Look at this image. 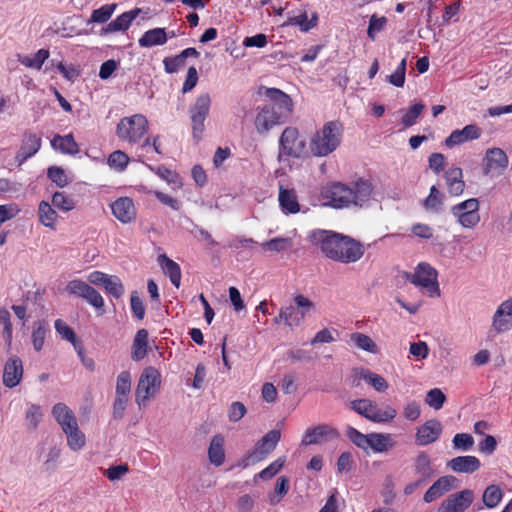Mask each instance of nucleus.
<instances>
[{
	"instance_id": "nucleus-2",
	"label": "nucleus",
	"mask_w": 512,
	"mask_h": 512,
	"mask_svg": "<svg viewBox=\"0 0 512 512\" xmlns=\"http://www.w3.org/2000/svg\"><path fill=\"white\" fill-rule=\"evenodd\" d=\"M319 132L315 131L310 139V145H306V141L299 134L295 127H286L281 134L279 140L280 153L279 160L282 155L291 156L294 158H304L310 155H320Z\"/></svg>"
},
{
	"instance_id": "nucleus-5",
	"label": "nucleus",
	"mask_w": 512,
	"mask_h": 512,
	"mask_svg": "<svg viewBox=\"0 0 512 512\" xmlns=\"http://www.w3.org/2000/svg\"><path fill=\"white\" fill-rule=\"evenodd\" d=\"M161 374L155 367L145 368L138 380L135 401L139 407L145 406L160 390Z\"/></svg>"
},
{
	"instance_id": "nucleus-36",
	"label": "nucleus",
	"mask_w": 512,
	"mask_h": 512,
	"mask_svg": "<svg viewBox=\"0 0 512 512\" xmlns=\"http://www.w3.org/2000/svg\"><path fill=\"white\" fill-rule=\"evenodd\" d=\"M367 449L371 448L373 451L381 453L393 447L394 443L389 434L371 433L368 434Z\"/></svg>"
},
{
	"instance_id": "nucleus-58",
	"label": "nucleus",
	"mask_w": 512,
	"mask_h": 512,
	"mask_svg": "<svg viewBox=\"0 0 512 512\" xmlns=\"http://www.w3.org/2000/svg\"><path fill=\"white\" fill-rule=\"evenodd\" d=\"M387 23V18L384 16L378 17L376 14L372 15L367 29V35L371 40H374L376 34L382 31Z\"/></svg>"
},
{
	"instance_id": "nucleus-34",
	"label": "nucleus",
	"mask_w": 512,
	"mask_h": 512,
	"mask_svg": "<svg viewBox=\"0 0 512 512\" xmlns=\"http://www.w3.org/2000/svg\"><path fill=\"white\" fill-rule=\"evenodd\" d=\"M58 214L47 201H41L38 205L39 222L52 230L56 229Z\"/></svg>"
},
{
	"instance_id": "nucleus-53",
	"label": "nucleus",
	"mask_w": 512,
	"mask_h": 512,
	"mask_svg": "<svg viewBox=\"0 0 512 512\" xmlns=\"http://www.w3.org/2000/svg\"><path fill=\"white\" fill-rule=\"evenodd\" d=\"M445 400L446 396L439 388L429 390L425 397V403L435 410L441 409Z\"/></svg>"
},
{
	"instance_id": "nucleus-32",
	"label": "nucleus",
	"mask_w": 512,
	"mask_h": 512,
	"mask_svg": "<svg viewBox=\"0 0 512 512\" xmlns=\"http://www.w3.org/2000/svg\"><path fill=\"white\" fill-rule=\"evenodd\" d=\"M158 263L161 266L163 272L170 278L171 283L179 288L181 281V269L180 266L165 254L158 257Z\"/></svg>"
},
{
	"instance_id": "nucleus-47",
	"label": "nucleus",
	"mask_w": 512,
	"mask_h": 512,
	"mask_svg": "<svg viewBox=\"0 0 512 512\" xmlns=\"http://www.w3.org/2000/svg\"><path fill=\"white\" fill-rule=\"evenodd\" d=\"M443 204V195L436 188V186H432L430 188L429 195L424 199L423 205L426 210L438 212Z\"/></svg>"
},
{
	"instance_id": "nucleus-16",
	"label": "nucleus",
	"mask_w": 512,
	"mask_h": 512,
	"mask_svg": "<svg viewBox=\"0 0 512 512\" xmlns=\"http://www.w3.org/2000/svg\"><path fill=\"white\" fill-rule=\"evenodd\" d=\"M443 427L440 421L436 419L427 420L424 424L417 428L415 434V441L418 446H427L436 442L441 433Z\"/></svg>"
},
{
	"instance_id": "nucleus-14",
	"label": "nucleus",
	"mask_w": 512,
	"mask_h": 512,
	"mask_svg": "<svg viewBox=\"0 0 512 512\" xmlns=\"http://www.w3.org/2000/svg\"><path fill=\"white\" fill-rule=\"evenodd\" d=\"M342 125L337 121L326 123L322 127V156L334 152L342 141Z\"/></svg>"
},
{
	"instance_id": "nucleus-7",
	"label": "nucleus",
	"mask_w": 512,
	"mask_h": 512,
	"mask_svg": "<svg viewBox=\"0 0 512 512\" xmlns=\"http://www.w3.org/2000/svg\"><path fill=\"white\" fill-rule=\"evenodd\" d=\"M211 96L208 92L199 94L189 108V116L194 138H201L205 130V121L210 113Z\"/></svg>"
},
{
	"instance_id": "nucleus-9",
	"label": "nucleus",
	"mask_w": 512,
	"mask_h": 512,
	"mask_svg": "<svg viewBox=\"0 0 512 512\" xmlns=\"http://www.w3.org/2000/svg\"><path fill=\"white\" fill-rule=\"evenodd\" d=\"M294 302L295 305L284 306L280 309V318H284V323L291 328L299 326L314 309L312 302L302 295H297Z\"/></svg>"
},
{
	"instance_id": "nucleus-19",
	"label": "nucleus",
	"mask_w": 512,
	"mask_h": 512,
	"mask_svg": "<svg viewBox=\"0 0 512 512\" xmlns=\"http://www.w3.org/2000/svg\"><path fill=\"white\" fill-rule=\"evenodd\" d=\"M482 135V129L475 124L466 125L462 129H456L445 139V145L448 148L464 144L469 141L479 139Z\"/></svg>"
},
{
	"instance_id": "nucleus-20",
	"label": "nucleus",
	"mask_w": 512,
	"mask_h": 512,
	"mask_svg": "<svg viewBox=\"0 0 512 512\" xmlns=\"http://www.w3.org/2000/svg\"><path fill=\"white\" fill-rule=\"evenodd\" d=\"M114 217L123 224L131 223L136 218V208L129 197H120L110 204Z\"/></svg>"
},
{
	"instance_id": "nucleus-17",
	"label": "nucleus",
	"mask_w": 512,
	"mask_h": 512,
	"mask_svg": "<svg viewBox=\"0 0 512 512\" xmlns=\"http://www.w3.org/2000/svg\"><path fill=\"white\" fill-rule=\"evenodd\" d=\"M281 121V114H277L275 107L266 105L258 110L254 124L257 132L264 135Z\"/></svg>"
},
{
	"instance_id": "nucleus-50",
	"label": "nucleus",
	"mask_w": 512,
	"mask_h": 512,
	"mask_svg": "<svg viewBox=\"0 0 512 512\" xmlns=\"http://www.w3.org/2000/svg\"><path fill=\"white\" fill-rule=\"evenodd\" d=\"M131 391V375L128 371H122L117 376L115 393L117 396L129 397Z\"/></svg>"
},
{
	"instance_id": "nucleus-60",
	"label": "nucleus",
	"mask_w": 512,
	"mask_h": 512,
	"mask_svg": "<svg viewBox=\"0 0 512 512\" xmlns=\"http://www.w3.org/2000/svg\"><path fill=\"white\" fill-rule=\"evenodd\" d=\"M90 288V285L79 279L71 280L66 286V290L69 294L76 295L81 298L85 296Z\"/></svg>"
},
{
	"instance_id": "nucleus-55",
	"label": "nucleus",
	"mask_w": 512,
	"mask_h": 512,
	"mask_svg": "<svg viewBox=\"0 0 512 512\" xmlns=\"http://www.w3.org/2000/svg\"><path fill=\"white\" fill-rule=\"evenodd\" d=\"M406 58H403L395 71L387 76V81L395 87H403L406 77Z\"/></svg>"
},
{
	"instance_id": "nucleus-46",
	"label": "nucleus",
	"mask_w": 512,
	"mask_h": 512,
	"mask_svg": "<svg viewBox=\"0 0 512 512\" xmlns=\"http://www.w3.org/2000/svg\"><path fill=\"white\" fill-rule=\"evenodd\" d=\"M503 497L502 490L497 485H489L483 493V503L487 508L496 507Z\"/></svg>"
},
{
	"instance_id": "nucleus-48",
	"label": "nucleus",
	"mask_w": 512,
	"mask_h": 512,
	"mask_svg": "<svg viewBox=\"0 0 512 512\" xmlns=\"http://www.w3.org/2000/svg\"><path fill=\"white\" fill-rule=\"evenodd\" d=\"M285 457H279L275 461H273L271 464H269L265 469H263L261 472H259L257 475H255L254 480L256 481L257 478H260L262 480H269L273 478L284 466L285 464Z\"/></svg>"
},
{
	"instance_id": "nucleus-64",
	"label": "nucleus",
	"mask_w": 512,
	"mask_h": 512,
	"mask_svg": "<svg viewBox=\"0 0 512 512\" xmlns=\"http://www.w3.org/2000/svg\"><path fill=\"white\" fill-rule=\"evenodd\" d=\"M403 417L408 421H416L421 414L420 404L414 400L409 401L403 407Z\"/></svg>"
},
{
	"instance_id": "nucleus-54",
	"label": "nucleus",
	"mask_w": 512,
	"mask_h": 512,
	"mask_svg": "<svg viewBox=\"0 0 512 512\" xmlns=\"http://www.w3.org/2000/svg\"><path fill=\"white\" fill-rule=\"evenodd\" d=\"M55 329L57 333L65 340L71 342L75 349L79 346L76 334L71 327H69L63 320L57 319L55 321Z\"/></svg>"
},
{
	"instance_id": "nucleus-25",
	"label": "nucleus",
	"mask_w": 512,
	"mask_h": 512,
	"mask_svg": "<svg viewBox=\"0 0 512 512\" xmlns=\"http://www.w3.org/2000/svg\"><path fill=\"white\" fill-rule=\"evenodd\" d=\"M52 416L61 427L62 432L73 428L78 425V420L72 411L65 403H57L52 408Z\"/></svg>"
},
{
	"instance_id": "nucleus-21",
	"label": "nucleus",
	"mask_w": 512,
	"mask_h": 512,
	"mask_svg": "<svg viewBox=\"0 0 512 512\" xmlns=\"http://www.w3.org/2000/svg\"><path fill=\"white\" fill-rule=\"evenodd\" d=\"M350 187L351 191V205L363 207L371 199L373 193L372 183L363 178H359L352 183Z\"/></svg>"
},
{
	"instance_id": "nucleus-38",
	"label": "nucleus",
	"mask_w": 512,
	"mask_h": 512,
	"mask_svg": "<svg viewBox=\"0 0 512 512\" xmlns=\"http://www.w3.org/2000/svg\"><path fill=\"white\" fill-rule=\"evenodd\" d=\"M51 145L54 149H57L65 154L73 155L78 152V145L71 134L65 136H55L51 141Z\"/></svg>"
},
{
	"instance_id": "nucleus-33",
	"label": "nucleus",
	"mask_w": 512,
	"mask_h": 512,
	"mask_svg": "<svg viewBox=\"0 0 512 512\" xmlns=\"http://www.w3.org/2000/svg\"><path fill=\"white\" fill-rule=\"evenodd\" d=\"M50 53L47 49H40L33 55L18 54V62L28 68L40 70L44 62L49 58Z\"/></svg>"
},
{
	"instance_id": "nucleus-31",
	"label": "nucleus",
	"mask_w": 512,
	"mask_h": 512,
	"mask_svg": "<svg viewBox=\"0 0 512 512\" xmlns=\"http://www.w3.org/2000/svg\"><path fill=\"white\" fill-rule=\"evenodd\" d=\"M168 34L164 28H154L146 31L138 40L139 46L149 48L156 45H164L167 42Z\"/></svg>"
},
{
	"instance_id": "nucleus-39",
	"label": "nucleus",
	"mask_w": 512,
	"mask_h": 512,
	"mask_svg": "<svg viewBox=\"0 0 512 512\" xmlns=\"http://www.w3.org/2000/svg\"><path fill=\"white\" fill-rule=\"evenodd\" d=\"M415 472L421 476L420 479L426 481L434 474L431 466V460L427 453L421 452L417 455L414 461Z\"/></svg>"
},
{
	"instance_id": "nucleus-30",
	"label": "nucleus",
	"mask_w": 512,
	"mask_h": 512,
	"mask_svg": "<svg viewBox=\"0 0 512 512\" xmlns=\"http://www.w3.org/2000/svg\"><path fill=\"white\" fill-rule=\"evenodd\" d=\"M148 353V331L140 329L137 331L131 348L132 360L138 362L145 358Z\"/></svg>"
},
{
	"instance_id": "nucleus-28",
	"label": "nucleus",
	"mask_w": 512,
	"mask_h": 512,
	"mask_svg": "<svg viewBox=\"0 0 512 512\" xmlns=\"http://www.w3.org/2000/svg\"><path fill=\"white\" fill-rule=\"evenodd\" d=\"M447 465L454 472L470 474L477 471L481 464L477 457L467 455L455 457Z\"/></svg>"
},
{
	"instance_id": "nucleus-49",
	"label": "nucleus",
	"mask_w": 512,
	"mask_h": 512,
	"mask_svg": "<svg viewBox=\"0 0 512 512\" xmlns=\"http://www.w3.org/2000/svg\"><path fill=\"white\" fill-rule=\"evenodd\" d=\"M52 205L56 208L68 212L75 208V201L70 196L64 194L63 192H55L52 195Z\"/></svg>"
},
{
	"instance_id": "nucleus-6",
	"label": "nucleus",
	"mask_w": 512,
	"mask_h": 512,
	"mask_svg": "<svg viewBox=\"0 0 512 512\" xmlns=\"http://www.w3.org/2000/svg\"><path fill=\"white\" fill-rule=\"evenodd\" d=\"M438 272L426 262L419 263L412 274L407 275V280L421 289L425 290L431 298L440 296L438 284Z\"/></svg>"
},
{
	"instance_id": "nucleus-51",
	"label": "nucleus",
	"mask_w": 512,
	"mask_h": 512,
	"mask_svg": "<svg viewBox=\"0 0 512 512\" xmlns=\"http://www.w3.org/2000/svg\"><path fill=\"white\" fill-rule=\"evenodd\" d=\"M129 163L128 155L121 151L117 150L111 153L108 157V165L119 172H122L126 169Z\"/></svg>"
},
{
	"instance_id": "nucleus-40",
	"label": "nucleus",
	"mask_w": 512,
	"mask_h": 512,
	"mask_svg": "<svg viewBox=\"0 0 512 512\" xmlns=\"http://www.w3.org/2000/svg\"><path fill=\"white\" fill-rule=\"evenodd\" d=\"M264 251L280 253L290 249L293 246L291 237H275L260 244Z\"/></svg>"
},
{
	"instance_id": "nucleus-43",
	"label": "nucleus",
	"mask_w": 512,
	"mask_h": 512,
	"mask_svg": "<svg viewBox=\"0 0 512 512\" xmlns=\"http://www.w3.org/2000/svg\"><path fill=\"white\" fill-rule=\"evenodd\" d=\"M117 8V4H106L101 6L98 9L93 10L90 19L88 20V24L97 23L104 24L106 23L111 16L114 14Z\"/></svg>"
},
{
	"instance_id": "nucleus-24",
	"label": "nucleus",
	"mask_w": 512,
	"mask_h": 512,
	"mask_svg": "<svg viewBox=\"0 0 512 512\" xmlns=\"http://www.w3.org/2000/svg\"><path fill=\"white\" fill-rule=\"evenodd\" d=\"M41 148V138L31 132L23 135L21 147L16 155V161L22 165L28 158L35 155Z\"/></svg>"
},
{
	"instance_id": "nucleus-62",
	"label": "nucleus",
	"mask_w": 512,
	"mask_h": 512,
	"mask_svg": "<svg viewBox=\"0 0 512 512\" xmlns=\"http://www.w3.org/2000/svg\"><path fill=\"white\" fill-rule=\"evenodd\" d=\"M157 175L165 180L167 183L174 185L176 188H181L182 182L177 173L169 170L164 166H160L156 171Z\"/></svg>"
},
{
	"instance_id": "nucleus-8",
	"label": "nucleus",
	"mask_w": 512,
	"mask_h": 512,
	"mask_svg": "<svg viewBox=\"0 0 512 512\" xmlns=\"http://www.w3.org/2000/svg\"><path fill=\"white\" fill-rule=\"evenodd\" d=\"M480 202L470 198L451 207L450 213L463 228L474 229L480 222Z\"/></svg>"
},
{
	"instance_id": "nucleus-37",
	"label": "nucleus",
	"mask_w": 512,
	"mask_h": 512,
	"mask_svg": "<svg viewBox=\"0 0 512 512\" xmlns=\"http://www.w3.org/2000/svg\"><path fill=\"white\" fill-rule=\"evenodd\" d=\"M66 436L67 446L74 452L82 450L86 445V436L79 425L63 432Z\"/></svg>"
},
{
	"instance_id": "nucleus-42",
	"label": "nucleus",
	"mask_w": 512,
	"mask_h": 512,
	"mask_svg": "<svg viewBox=\"0 0 512 512\" xmlns=\"http://www.w3.org/2000/svg\"><path fill=\"white\" fill-rule=\"evenodd\" d=\"M350 339L357 348L363 351L373 354L378 352L376 343L366 334L355 332L351 334Z\"/></svg>"
},
{
	"instance_id": "nucleus-44",
	"label": "nucleus",
	"mask_w": 512,
	"mask_h": 512,
	"mask_svg": "<svg viewBox=\"0 0 512 512\" xmlns=\"http://www.w3.org/2000/svg\"><path fill=\"white\" fill-rule=\"evenodd\" d=\"M42 408L37 404H28L25 412V423L29 430H35L42 421Z\"/></svg>"
},
{
	"instance_id": "nucleus-11",
	"label": "nucleus",
	"mask_w": 512,
	"mask_h": 512,
	"mask_svg": "<svg viewBox=\"0 0 512 512\" xmlns=\"http://www.w3.org/2000/svg\"><path fill=\"white\" fill-rule=\"evenodd\" d=\"M512 330V296L503 300L496 307L490 324V332L505 334Z\"/></svg>"
},
{
	"instance_id": "nucleus-12",
	"label": "nucleus",
	"mask_w": 512,
	"mask_h": 512,
	"mask_svg": "<svg viewBox=\"0 0 512 512\" xmlns=\"http://www.w3.org/2000/svg\"><path fill=\"white\" fill-rule=\"evenodd\" d=\"M281 438V433L277 429H273L266 433L254 446L251 452L248 454L246 460L247 464L256 463L264 460L268 455H270L274 449L276 448L279 440Z\"/></svg>"
},
{
	"instance_id": "nucleus-61",
	"label": "nucleus",
	"mask_w": 512,
	"mask_h": 512,
	"mask_svg": "<svg viewBox=\"0 0 512 512\" xmlns=\"http://www.w3.org/2000/svg\"><path fill=\"white\" fill-rule=\"evenodd\" d=\"M49 179L58 187H65L69 183V179L65 171L60 167H50L48 169Z\"/></svg>"
},
{
	"instance_id": "nucleus-35",
	"label": "nucleus",
	"mask_w": 512,
	"mask_h": 512,
	"mask_svg": "<svg viewBox=\"0 0 512 512\" xmlns=\"http://www.w3.org/2000/svg\"><path fill=\"white\" fill-rule=\"evenodd\" d=\"M209 461L215 465L220 466L225 460L224 452V438L221 435H215L211 439L208 449Z\"/></svg>"
},
{
	"instance_id": "nucleus-4",
	"label": "nucleus",
	"mask_w": 512,
	"mask_h": 512,
	"mask_svg": "<svg viewBox=\"0 0 512 512\" xmlns=\"http://www.w3.org/2000/svg\"><path fill=\"white\" fill-rule=\"evenodd\" d=\"M350 408L375 423L391 422L397 415L396 409L389 405L380 407L376 402L364 398L350 402Z\"/></svg>"
},
{
	"instance_id": "nucleus-57",
	"label": "nucleus",
	"mask_w": 512,
	"mask_h": 512,
	"mask_svg": "<svg viewBox=\"0 0 512 512\" xmlns=\"http://www.w3.org/2000/svg\"><path fill=\"white\" fill-rule=\"evenodd\" d=\"M107 293L112 295L114 298H120L124 293V287L121 280L117 276L109 275L104 286Z\"/></svg>"
},
{
	"instance_id": "nucleus-1",
	"label": "nucleus",
	"mask_w": 512,
	"mask_h": 512,
	"mask_svg": "<svg viewBox=\"0 0 512 512\" xmlns=\"http://www.w3.org/2000/svg\"><path fill=\"white\" fill-rule=\"evenodd\" d=\"M322 253L334 261L350 264L363 257L365 247L360 241L350 236L322 230Z\"/></svg>"
},
{
	"instance_id": "nucleus-27",
	"label": "nucleus",
	"mask_w": 512,
	"mask_h": 512,
	"mask_svg": "<svg viewBox=\"0 0 512 512\" xmlns=\"http://www.w3.org/2000/svg\"><path fill=\"white\" fill-rule=\"evenodd\" d=\"M444 178L448 192L452 196H460L465 188L462 169L459 167L449 168L444 173Z\"/></svg>"
},
{
	"instance_id": "nucleus-56",
	"label": "nucleus",
	"mask_w": 512,
	"mask_h": 512,
	"mask_svg": "<svg viewBox=\"0 0 512 512\" xmlns=\"http://www.w3.org/2000/svg\"><path fill=\"white\" fill-rule=\"evenodd\" d=\"M425 106L422 103H416L412 105L403 115L402 124L405 127H411L414 125L418 119V117L423 112Z\"/></svg>"
},
{
	"instance_id": "nucleus-63",
	"label": "nucleus",
	"mask_w": 512,
	"mask_h": 512,
	"mask_svg": "<svg viewBox=\"0 0 512 512\" xmlns=\"http://www.w3.org/2000/svg\"><path fill=\"white\" fill-rule=\"evenodd\" d=\"M165 72L172 74L177 72L180 68L185 65V60L178 54L176 56L166 57L163 60Z\"/></svg>"
},
{
	"instance_id": "nucleus-26",
	"label": "nucleus",
	"mask_w": 512,
	"mask_h": 512,
	"mask_svg": "<svg viewBox=\"0 0 512 512\" xmlns=\"http://www.w3.org/2000/svg\"><path fill=\"white\" fill-rule=\"evenodd\" d=\"M455 482L456 478L454 476L446 475L440 477L431 485V487L424 494V502L431 503L434 500L440 498L442 495L449 492L454 487Z\"/></svg>"
},
{
	"instance_id": "nucleus-52",
	"label": "nucleus",
	"mask_w": 512,
	"mask_h": 512,
	"mask_svg": "<svg viewBox=\"0 0 512 512\" xmlns=\"http://www.w3.org/2000/svg\"><path fill=\"white\" fill-rule=\"evenodd\" d=\"M361 376L363 380L371 385L377 392H384L388 389V382L379 374L373 373L369 370V372H363Z\"/></svg>"
},
{
	"instance_id": "nucleus-41",
	"label": "nucleus",
	"mask_w": 512,
	"mask_h": 512,
	"mask_svg": "<svg viewBox=\"0 0 512 512\" xmlns=\"http://www.w3.org/2000/svg\"><path fill=\"white\" fill-rule=\"evenodd\" d=\"M49 332V325L45 321H37L33 325L32 344L35 351L39 352L44 346V341Z\"/></svg>"
},
{
	"instance_id": "nucleus-15",
	"label": "nucleus",
	"mask_w": 512,
	"mask_h": 512,
	"mask_svg": "<svg viewBox=\"0 0 512 512\" xmlns=\"http://www.w3.org/2000/svg\"><path fill=\"white\" fill-rule=\"evenodd\" d=\"M474 492L470 489H464L458 493L450 495L439 506L443 512H464L474 500Z\"/></svg>"
},
{
	"instance_id": "nucleus-18",
	"label": "nucleus",
	"mask_w": 512,
	"mask_h": 512,
	"mask_svg": "<svg viewBox=\"0 0 512 512\" xmlns=\"http://www.w3.org/2000/svg\"><path fill=\"white\" fill-rule=\"evenodd\" d=\"M23 363L22 360L18 356H10L3 368V384L7 388L16 387L22 380L23 377Z\"/></svg>"
},
{
	"instance_id": "nucleus-23",
	"label": "nucleus",
	"mask_w": 512,
	"mask_h": 512,
	"mask_svg": "<svg viewBox=\"0 0 512 512\" xmlns=\"http://www.w3.org/2000/svg\"><path fill=\"white\" fill-rule=\"evenodd\" d=\"M140 12L141 9L135 8L130 11L122 13L116 19L112 20L105 27L102 28L101 35H107L116 32H124L128 30L129 27L131 26V23L137 18Z\"/></svg>"
},
{
	"instance_id": "nucleus-13",
	"label": "nucleus",
	"mask_w": 512,
	"mask_h": 512,
	"mask_svg": "<svg viewBox=\"0 0 512 512\" xmlns=\"http://www.w3.org/2000/svg\"><path fill=\"white\" fill-rule=\"evenodd\" d=\"M508 165V157L500 148H490L483 159V172L491 177L500 176Z\"/></svg>"
},
{
	"instance_id": "nucleus-3",
	"label": "nucleus",
	"mask_w": 512,
	"mask_h": 512,
	"mask_svg": "<svg viewBox=\"0 0 512 512\" xmlns=\"http://www.w3.org/2000/svg\"><path fill=\"white\" fill-rule=\"evenodd\" d=\"M149 122L146 116L137 113L123 117L116 126V135L119 140L128 144H137L147 134Z\"/></svg>"
},
{
	"instance_id": "nucleus-29",
	"label": "nucleus",
	"mask_w": 512,
	"mask_h": 512,
	"mask_svg": "<svg viewBox=\"0 0 512 512\" xmlns=\"http://www.w3.org/2000/svg\"><path fill=\"white\" fill-rule=\"evenodd\" d=\"M279 205L285 214H295L300 211V205L297 196L293 190L285 189L282 185L279 187L278 195Z\"/></svg>"
},
{
	"instance_id": "nucleus-59",
	"label": "nucleus",
	"mask_w": 512,
	"mask_h": 512,
	"mask_svg": "<svg viewBox=\"0 0 512 512\" xmlns=\"http://www.w3.org/2000/svg\"><path fill=\"white\" fill-rule=\"evenodd\" d=\"M452 443L457 450L469 451L474 445V439L470 434L458 433L453 437Z\"/></svg>"
},
{
	"instance_id": "nucleus-45",
	"label": "nucleus",
	"mask_w": 512,
	"mask_h": 512,
	"mask_svg": "<svg viewBox=\"0 0 512 512\" xmlns=\"http://www.w3.org/2000/svg\"><path fill=\"white\" fill-rule=\"evenodd\" d=\"M289 491V480L287 477L281 476L277 479L274 492L269 494V503L271 505H276L281 502L283 497Z\"/></svg>"
},
{
	"instance_id": "nucleus-22",
	"label": "nucleus",
	"mask_w": 512,
	"mask_h": 512,
	"mask_svg": "<svg viewBox=\"0 0 512 512\" xmlns=\"http://www.w3.org/2000/svg\"><path fill=\"white\" fill-rule=\"evenodd\" d=\"M265 95L273 102L271 106L275 107L277 114H281L282 119L291 114L293 102L289 95L276 88H267Z\"/></svg>"
},
{
	"instance_id": "nucleus-10",
	"label": "nucleus",
	"mask_w": 512,
	"mask_h": 512,
	"mask_svg": "<svg viewBox=\"0 0 512 512\" xmlns=\"http://www.w3.org/2000/svg\"><path fill=\"white\" fill-rule=\"evenodd\" d=\"M350 187L340 182H334L322 189V206L346 208L351 206Z\"/></svg>"
}]
</instances>
